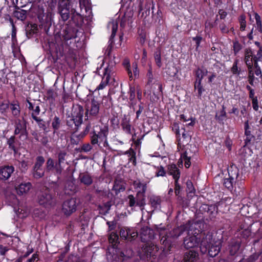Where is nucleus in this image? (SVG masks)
<instances>
[{"label": "nucleus", "mask_w": 262, "mask_h": 262, "mask_svg": "<svg viewBox=\"0 0 262 262\" xmlns=\"http://www.w3.org/2000/svg\"><path fill=\"white\" fill-rule=\"evenodd\" d=\"M92 149V145L89 143H85L82 145L80 149H79L80 152H89Z\"/></svg>", "instance_id": "nucleus-55"}, {"label": "nucleus", "mask_w": 262, "mask_h": 262, "mask_svg": "<svg viewBox=\"0 0 262 262\" xmlns=\"http://www.w3.org/2000/svg\"><path fill=\"white\" fill-rule=\"evenodd\" d=\"M56 155L57 158V160L56 162V173L60 174L63 170L61 164L66 161L67 152L64 150H59Z\"/></svg>", "instance_id": "nucleus-9"}, {"label": "nucleus", "mask_w": 262, "mask_h": 262, "mask_svg": "<svg viewBox=\"0 0 262 262\" xmlns=\"http://www.w3.org/2000/svg\"><path fill=\"white\" fill-rule=\"evenodd\" d=\"M206 214V215L208 216L210 220L215 218L217 214V206L214 205H211Z\"/></svg>", "instance_id": "nucleus-36"}, {"label": "nucleus", "mask_w": 262, "mask_h": 262, "mask_svg": "<svg viewBox=\"0 0 262 262\" xmlns=\"http://www.w3.org/2000/svg\"><path fill=\"white\" fill-rule=\"evenodd\" d=\"M121 126L123 130L126 134L128 135H132L134 128L132 127L129 118L127 116H124L121 122Z\"/></svg>", "instance_id": "nucleus-17"}, {"label": "nucleus", "mask_w": 262, "mask_h": 262, "mask_svg": "<svg viewBox=\"0 0 262 262\" xmlns=\"http://www.w3.org/2000/svg\"><path fill=\"white\" fill-rule=\"evenodd\" d=\"M246 57L247 59L251 58V61L257 63L262 58V50H247Z\"/></svg>", "instance_id": "nucleus-16"}, {"label": "nucleus", "mask_w": 262, "mask_h": 262, "mask_svg": "<svg viewBox=\"0 0 262 262\" xmlns=\"http://www.w3.org/2000/svg\"><path fill=\"white\" fill-rule=\"evenodd\" d=\"M72 20L77 26L81 25L83 22L82 16L79 13H73L72 16Z\"/></svg>", "instance_id": "nucleus-37"}, {"label": "nucleus", "mask_w": 262, "mask_h": 262, "mask_svg": "<svg viewBox=\"0 0 262 262\" xmlns=\"http://www.w3.org/2000/svg\"><path fill=\"white\" fill-rule=\"evenodd\" d=\"M65 189L68 193H74L76 191V186L74 185L73 182L71 181L67 182L65 185Z\"/></svg>", "instance_id": "nucleus-40"}, {"label": "nucleus", "mask_w": 262, "mask_h": 262, "mask_svg": "<svg viewBox=\"0 0 262 262\" xmlns=\"http://www.w3.org/2000/svg\"><path fill=\"white\" fill-rule=\"evenodd\" d=\"M235 183V181L232 180L228 177L224 179L223 184L227 189L231 190L233 188V184Z\"/></svg>", "instance_id": "nucleus-47"}, {"label": "nucleus", "mask_w": 262, "mask_h": 262, "mask_svg": "<svg viewBox=\"0 0 262 262\" xmlns=\"http://www.w3.org/2000/svg\"><path fill=\"white\" fill-rule=\"evenodd\" d=\"M249 129V125L248 123V120H247L245 123V134L246 136L245 142L246 145L250 142L252 138H254V136L251 134V132Z\"/></svg>", "instance_id": "nucleus-32"}, {"label": "nucleus", "mask_w": 262, "mask_h": 262, "mask_svg": "<svg viewBox=\"0 0 262 262\" xmlns=\"http://www.w3.org/2000/svg\"><path fill=\"white\" fill-rule=\"evenodd\" d=\"M127 233H128V237L127 239L132 241L138 236V233L137 232L135 231H132L130 229L127 230Z\"/></svg>", "instance_id": "nucleus-56"}, {"label": "nucleus", "mask_w": 262, "mask_h": 262, "mask_svg": "<svg viewBox=\"0 0 262 262\" xmlns=\"http://www.w3.org/2000/svg\"><path fill=\"white\" fill-rule=\"evenodd\" d=\"M204 75V72L200 69H198L195 71V76L196 77L195 81L202 82V80L203 78Z\"/></svg>", "instance_id": "nucleus-57"}, {"label": "nucleus", "mask_w": 262, "mask_h": 262, "mask_svg": "<svg viewBox=\"0 0 262 262\" xmlns=\"http://www.w3.org/2000/svg\"><path fill=\"white\" fill-rule=\"evenodd\" d=\"M25 31L27 37L30 38L38 33V28L35 24H28L26 26Z\"/></svg>", "instance_id": "nucleus-19"}, {"label": "nucleus", "mask_w": 262, "mask_h": 262, "mask_svg": "<svg viewBox=\"0 0 262 262\" xmlns=\"http://www.w3.org/2000/svg\"><path fill=\"white\" fill-rule=\"evenodd\" d=\"M168 173L172 176L174 180H179L180 177V171L176 164H170L168 166Z\"/></svg>", "instance_id": "nucleus-21"}, {"label": "nucleus", "mask_w": 262, "mask_h": 262, "mask_svg": "<svg viewBox=\"0 0 262 262\" xmlns=\"http://www.w3.org/2000/svg\"><path fill=\"white\" fill-rule=\"evenodd\" d=\"M187 191L189 193L194 192L195 189L192 182L190 180H187L186 182Z\"/></svg>", "instance_id": "nucleus-59"}, {"label": "nucleus", "mask_w": 262, "mask_h": 262, "mask_svg": "<svg viewBox=\"0 0 262 262\" xmlns=\"http://www.w3.org/2000/svg\"><path fill=\"white\" fill-rule=\"evenodd\" d=\"M105 55L104 58V59L105 61H108L109 63L112 64H115L116 63V61H115V56L114 54L112 53V50H108V51L105 53Z\"/></svg>", "instance_id": "nucleus-38"}, {"label": "nucleus", "mask_w": 262, "mask_h": 262, "mask_svg": "<svg viewBox=\"0 0 262 262\" xmlns=\"http://www.w3.org/2000/svg\"><path fill=\"white\" fill-rule=\"evenodd\" d=\"M92 135L91 136V143L92 145H95L98 143V136L96 135V133L95 131H93L91 133Z\"/></svg>", "instance_id": "nucleus-54"}, {"label": "nucleus", "mask_w": 262, "mask_h": 262, "mask_svg": "<svg viewBox=\"0 0 262 262\" xmlns=\"http://www.w3.org/2000/svg\"><path fill=\"white\" fill-rule=\"evenodd\" d=\"M56 162L51 158H49L46 163L45 170L47 172H49L55 169L56 172Z\"/></svg>", "instance_id": "nucleus-29"}, {"label": "nucleus", "mask_w": 262, "mask_h": 262, "mask_svg": "<svg viewBox=\"0 0 262 262\" xmlns=\"http://www.w3.org/2000/svg\"><path fill=\"white\" fill-rule=\"evenodd\" d=\"M126 188L125 182L121 179H116L114 181L112 190L115 192L116 195L125 191Z\"/></svg>", "instance_id": "nucleus-18"}, {"label": "nucleus", "mask_w": 262, "mask_h": 262, "mask_svg": "<svg viewBox=\"0 0 262 262\" xmlns=\"http://www.w3.org/2000/svg\"><path fill=\"white\" fill-rule=\"evenodd\" d=\"M14 171V167L11 165H6L0 168V179L2 180H8Z\"/></svg>", "instance_id": "nucleus-14"}, {"label": "nucleus", "mask_w": 262, "mask_h": 262, "mask_svg": "<svg viewBox=\"0 0 262 262\" xmlns=\"http://www.w3.org/2000/svg\"><path fill=\"white\" fill-rule=\"evenodd\" d=\"M147 226L141 228L140 233V238L143 245L141 246L142 252L145 256L147 255Z\"/></svg>", "instance_id": "nucleus-12"}, {"label": "nucleus", "mask_w": 262, "mask_h": 262, "mask_svg": "<svg viewBox=\"0 0 262 262\" xmlns=\"http://www.w3.org/2000/svg\"><path fill=\"white\" fill-rule=\"evenodd\" d=\"M51 56L53 57V59L56 61L60 57L62 56L63 50H49Z\"/></svg>", "instance_id": "nucleus-45"}, {"label": "nucleus", "mask_w": 262, "mask_h": 262, "mask_svg": "<svg viewBox=\"0 0 262 262\" xmlns=\"http://www.w3.org/2000/svg\"><path fill=\"white\" fill-rule=\"evenodd\" d=\"M119 239L118 235L114 232H112L109 237V241L112 244H116Z\"/></svg>", "instance_id": "nucleus-58"}, {"label": "nucleus", "mask_w": 262, "mask_h": 262, "mask_svg": "<svg viewBox=\"0 0 262 262\" xmlns=\"http://www.w3.org/2000/svg\"><path fill=\"white\" fill-rule=\"evenodd\" d=\"M67 125L69 127L70 131L72 133L74 134L77 132L78 130L79 127L81 124H77L76 122V119L72 117L67 121Z\"/></svg>", "instance_id": "nucleus-24"}, {"label": "nucleus", "mask_w": 262, "mask_h": 262, "mask_svg": "<svg viewBox=\"0 0 262 262\" xmlns=\"http://www.w3.org/2000/svg\"><path fill=\"white\" fill-rule=\"evenodd\" d=\"M183 160L185 161V166L186 168H189L191 165L190 157L187 156V151H185L183 155L181 156Z\"/></svg>", "instance_id": "nucleus-51"}, {"label": "nucleus", "mask_w": 262, "mask_h": 262, "mask_svg": "<svg viewBox=\"0 0 262 262\" xmlns=\"http://www.w3.org/2000/svg\"><path fill=\"white\" fill-rule=\"evenodd\" d=\"M38 203L46 208L53 206L56 204L55 199L52 196L50 190L46 189L45 191H41L38 195Z\"/></svg>", "instance_id": "nucleus-3"}, {"label": "nucleus", "mask_w": 262, "mask_h": 262, "mask_svg": "<svg viewBox=\"0 0 262 262\" xmlns=\"http://www.w3.org/2000/svg\"><path fill=\"white\" fill-rule=\"evenodd\" d=\"M91 127V125L90 123H88L84 129V130L79 135V137H80L81 138H83L86 134H88Z\"/></svg>", "instance_id": "nucleus-61"}, {"label": "nucleus", "mask_w": 262, "mask_h": 262, "mask_svg": "<svg viewBox=\"0 0 262 262\" xmlns=\"http://www.w3.org/2000/svg\"><path fill=\"white\" fill-rule=\"evenodd\" d=\"M246 17L244 15H241L240 16V23L241 27L240 29L241 31H244L246 26Z\"/></svg>", "instance_id": "nucleus-63"}, {"label": "nucleus", "mask_w": 262, "mask_h": 262, "mask_svg": "<svg viewBox=\"0 0 262 262\" xmlns=\"http://www.w3.org/2000/svg\"><path fill=\"white\" fill-rule=\"evenodd\" d=\"M194 89L198 90V97L199 98L201 99L202 93L205 91V89L201 84V82L195 81L194 83Z\"/></svg>", "instance_id": "nucleus-46"}, {"label": "nucleus", "mask_w": 262, "mask_h": 262, "mask_svg": "<svg viewBox=\"0 0 262 262\" xmlns=\"http://www.w3.org/2000/svg\"><path fill=\"white\" fill-rule=\"evenodd\" d=\"M228 177L236 182L239 174V169L235 166H231L228 169Z\"/></svg>", "instance_id": "nucleus-25"}, {"label": "nucleus", "mask_w": 262, "mask_h": 262, "mask_svg": "<svg viewBox=\"0 0 262 262\" xmlns=\"http://www.w3.org/2000/svg\"><path fill=\"white\" fill-rule=\"evenodd\" d=\"M189 223L190 221L188 222V224L174 228L168 233H167L165 236L162 237L161 242L165 246H168L171 243V238H177L181 235L184 232H188L189 230L190 227Z\"/></svg>", "instance_id": "nucleus-2"}, {"label": "nucleus", "mask_w": 262, "mask_h": 262, "mask_svg": "<svg viewBox=\"0 0 262 262\" xmlns=\"http://www.w3.org/2000/svg\"><path fill=\"white\" fill-rule=\"evenodd\" d=\"M70 9L69 0H60L59 3L58 10Z\"/></svg>", "instance_id": "nucleus-48"}, {"label": "nucleus", "mask_w": 262, "mask_h": 262, "mask_svg": "<svg viewBox=\"0 0 262 262\" xmlns=\"http://www.w3.org/2000/svg\"><path fill=\"white\" fill-rule=\"evenodd\" d=\"M10 21L12 26L11 37L12 40L14 41L16 38V28L13 23V20L11 19H10Z\"/></svg>", "instance_id": "nucleus-60"}, {"label": "nucleus", "mask_w": 262, "mask_h": 262, "mask_svg": "<svg viewBox=\"0 0 262 262\" xmlns=\"http://www.w3.org/2000/svg\"><path fill=\"white\" fill-rule=\"evenodd\" d=\"M262 256L261 253L259 252H254L246 258H243L239 262H255L259 258Z\"/></svg>", "instance_id": "nucleus-31"}, {"label": "nucleus", "mask_w": 262, "mask_h": 262, "mask_svg": "<svg viewBox=\"0 0 262 262\" xmlns=\"http://www.w3.org/2000/svg\"><path fill=\"white\" fill-rule=\"evenodd\" d=\"M32 184L30 182L22 183L16 187L17 193L19 195L27 193L31 189Z\"/></svg>", "instance_id": "nucleus-20"}, {"label": "nucleus", "mask_w": 262, "mask_h": 262, "mask_svg": "<svg viewBox=\"0 0 262 262\" xmlns=\"http://www.w3.org/2000/svg\"><path fill=\"white\" fill-rule=\"evenodd\" d=\"M128 199L129 206L133 207L137 205V200L136 198L132 194H130L127 196Z\"/></svg>", "instance_id": "nucleus-53"}, {"label": "nucleus", "mask_w": 262, "mask_h": 262, "mask_svg": "<svg viewBox=\"0 0 262 262\" xmlns=\"http://www.w3.org/2000/svg\"><path fill=\"white\" fill-rule=\"evenodd\" d=\"M148 255L150 257H156L159 253L158 248L156 245L148 242Z\"/></svg>", "instance_id": "nucleus-30"}, {"label": "nucleus", "mask_w": 262, "mask_h": 262, "mask_svg": "<svg viewBox=\"0 0 262 262\" xmlns=\"http://www.w3.org/2000/svg\"><path fill=\"white\" fill-rule=\"evenodd\" d=\"M112 34L111 35L110 40V41H111L110 45H111L113 40L112 39L114 38V37L115 36L117 31L118 30V24L116 23H112Z\"/></svg>", "instance_id": "nucleus-49"}, {"label": "nucleus", "mask_w": 262, "mask_h": 262, "mask_svg": "<svg viewBox=\"0 0 262 262\" xmlns=\"http://www.w3.org/2000/svg\"><path fill=\"white\" fill-rule=\"evenodd\" d=\"M135 184L136 185L137 188L139 189L136 197H135L137 200V206L141 207L142 210L146 204L145 193L146 190V185L145 184H142L140 182H135Z\"/></svg>", "instance_id": "nucleus-5"}, {"label": "nucleus", "mask_w": 262, "mask_h": 262, "mask_svg": "<svg viewBox=\"0 0 262 262\" xmlns=\"http://www.w3.org/2000/svg\"><path fill=\"white\" fill-rule=\"evenodd\" d=\"M108 135V128L107 127H104L103 128L100 129V130L96 133L98 136V139L103 141L104 139L107 138Z\"/></svg>", "instance_id": "nucleus-43"}, {"label": "nucleus", "mask_w": 262, "mask_h": 262, "mask_svg": "<svg viewBox=\"0 0 262 262\" xmlns=\"http://www.w3.org/2000/svg\"><path fill=\"white\" fill-rule=\"evenodd\" d=\"M14 134H20V137H25L27 139L28 133L27 130V121L23 117L22 120L17 119L15 122Z\"/></svg>", "instance_id": "nucleus-8"}, {"label": "nucleus", "mask_w": 262, "mask_h": 262, "mask_svg": "<svg viewBox=\"0 0 262 262\" xmlns=\"http://www.w3.org/2000/svg\"><path fill=\"white\" fill-rule=\"evenodd\" d=\"M79 201L74 198L64 201L62 204V211L67 216H70L77 210Z\"/></svg>", "instance_id": "nucleus-4"}, {"label": "nucleus", "mask_w": 262, "mask_h": 262, "mask_svg": "<svg viewBox=\"0 0 262 262\" xmlns=\"http://www.w3.org/2000/svg\"><path fill=\"white\" fill-rule=\"evenodd\" d=\"M27 11L17 8L16 10L14 12V16L18 19L20 20H24L27 17Z\"/></svg>", "instance_id": "nucleus-33"}, {"label": "nucleus", "mask_w": 262, "mask_h": 262, "mask_svg": "<svg viewBox=\"0 0 262 262\" xmlns=\"http://www.w3.org/2000/svg\"><path fill=\"white\" fill-rule=\"evenodd\" d=\"M61 125V120L58 117L55 116L52 121V126L54 129L53 133L55 134L59 129Z\"/></svg>", "instance_id": "nucleus-41"}, {"label": "nucleus", "mask_w": 262, "mask_h": 262, "mask_svg": "<svg viewBox=\"0 0 262 262\" xmlns=\"http://www.w3.org/2000/svg\"><path fill=\"white\" fill-rule=\"evenodd\" d=\"M85 109V117H86L85 120H88L89 117L97 116L99 112L100 103L93 98L86 104Z\"/></svg>", "instance_id": "nucleus-7"}, {"label": "nucleus", "mask_w": 262, "mask_h": 262, "mask_svg": "<svg viewBox=\"0 0 262 262\" xmlns=\"http://www.w3.org/2000/svg\"><path fill=\"white\" fill-rule=\"evenodd\" d=\"M111 70L108 67H107L105 69V72L104 73V76L102 78V80L101 83L97 87V89L102 90L108 84L110 78V74Z\"/></svg>", "instance_id": "nucleus-22"}, {"label": "nucleus", "mask_w": 262, "mask_h": 262, "mask_svg": "<svg viewBox=\"0 0 262 262\" xmlns=\"http://www.w3.org/2000/svg\"><path fill=\"white\" fill-rule=\"evenodd\" d=\"M241 242L239 241L233 242L230 247V253L231 255H235L239 250Z\"/></svg>", "instance_id": "nucleus-35"}, {"label": "nucleus", "mask_w": 262, "mask_h": 262, "mask_svg": "<svg viewBox=\"0 0 262 262\" xmlns=\"http://www.w3.org/2000/svg\"><path fill=\"white\" fill-rule=\"evenodd\" d=\"M200 251L203 254L207 253L211 257L216 256L221 250L220 244H213L212 236L209 233L201 234Z\"/></svg>", "instance_id": "nucleus-1"}, {"label": "nucleus", "mask_w": 262, "mask_h": 262, "mask_svg": "<svg viewBox=\"0 0 262 262\" xmlns=\"http://www.w3.org/2000/svg\"><path fill=\"white\" fill-rule=\"evenodd\" d=\"M199 239H201V236ZM199 241L196 236H187L184 239L183 245L186 249L193 248L198 245Z\"/></svg>", "instance_id": "nucleus-13"}, {"label": "nucleus", "mask_w": 262, "mask_h": 262, "mask_svg": "<svg viewBox=\"0 0 262 262\" xmlns=\"http://www.w3.org/2000/svg\"><path fill=\"white\" fill-rule=\"evenodd\" d=\"M12 114L14 116H17L20 114V108L17 101H13L9 104Z\"/></svg>", "instance_id": "nucleus-34"}, {"label": "nucleus", "mask_w": 262, "mask_h": 262, "mask_svg": "<svg viewBox=\"0 0 262 262\" xmlns=\"http://www.w3.org/2000/svg\"><path fill=\"white\" fill-rule=\"evenodd\" d=\"M62 20H67L70 17V9L58 10Z\"/></svg>", "instance_id": "nucleus-44"}, {"label": "nucleus", "mask_w": 262, "mask_h": 262, "mask_svg": "<svg viewBox=\"0 0 262 262\" xmlns=\"http://www.w3.org/2000/svg\"><path fill=\"white\" fill-rule=\"evenodd\" d=\"M225 106L224 105H223L222 109L220 111V115H218L217 113L215 115L216 119L218 120L219 121H222L223 120V117H226L227 114L225 111Z\"/></svg>", "instance_id": "nucleus-50"}, {"label": "nucleus", "mask_w": 262, "mask_h": 262, "mask_svg": "<svg viewBox=\"0 0 262 262\" xmlns=\"http://www.w3.org/2000/svg\"><path fill=\"white\" fill-rule=\"evenodd\" d=\"M144 22V26L142 27L138 31L139 37L138 40L141 45L145 42L146 37V26L145 25V21Z\"/></svg>", "instance_id": "nucleus-26"}, {"label": "nucleus", "mask_w": 262, "mask_h": 262, "mask_svg": "<svg viewBox=\"0 0 262 262\" xmlns=\"http://www.w3.org/2000/svg\"><path fill=\"white\" fill-rule=\"evenodd\" d=\"M45 161V158L42 156H39L36 157L32 171L33 176L35 179H38L44 176L46 170H44L42 166Z\"/></svg>", "instance_id": "nucleus-6"}, {"label": "nucleus", "mask_w": 262, "mask_h": 262, "mask_svg": "<svg viewBox=\"0 0 262 262\" xmlns=\"http://www.w3.org/2000/svg\"><path fill=\"white\" fill-rule=\"evenodd\" d=\"M78 178L81 183L86 186H90L93 183L92 178L88 172L80 173Z\"/></svg>", "instance_id": "nucleus-23"}, {"label": "nucleus", "mask_w": 262, "mask_h": 262, "mask_svg": "<svg viewBox=\"0 0 262 262\" xmlns=\"http://www.w3.org/2000/svg\"><path fill=\"white\" fill-rule=\"evenodd\" d=\"M161 199L158 196H151L150 198V203L151 207L154 208V209L151 211V213L152 214L155 209L158 208L160 207L161 204Z\"/></svg>", "instance_id": "nucleus-27"}, {"label": "nucleus", "mask_w": 262, "mask_h": 262, "mask_svg": "<svg viewBox=\"0 0 262 262\" xmlns=\"http://www.w3.org/2000/svg\"><path fill=\"white\" fill-rule=\"evenodd\" d=\"M76 30L69 24H66L61 31V35L65 40H69L75 37Z\"/></svg>", "instance_id": "nucleus-10"}, {"label": "nucleus", "mask_w": 262, "mask_h": 262, "mask_svg": "<svg viewBox=\"0 0 262 262\" xmlns=\"http://www.w3.org/2000/svg\"><path fill=\"white\" fill-rule=\"evenodd\" d=\"M210 207V205H209L208 204H202L200 208L199 211L202 212V213H207V212L209 209V208Z\"/></svg>", "instance_id": "nucleus-64"}, {"label": "nucleus", "mask_w": 262, "mask_h": 262, "mask_svg": "<svg viewBox=\"0 0 262 262\" xmlns=\"http://www.w3.org/2000/svg\"><path fill=\"white\" fill-rule=\"evenodd\" d=\"M17 141L14 136H12L8 139L7 141V144L8 145L9 149L12 150L14 153H16L17 151L16 147Z\"/></svg>", "instance_id": "nucleus-28"}, {"label": "nucleus", "mask_w": 262, "mask_h": 262, "mask_svg": "<svg viewBox=\"0 0 262 262\" xmlns=\"http://www.w3.org/2000/svg\"><path fill=\"white\" fill-rule=\"evenodd\" d=\"M32 118L37 122L38 125L40 129H42L45 132H47V127L45 124V122L42 119H41L33 115H32Z\"/></svg>", "instance_id": "nucleus-42"}, {"label": "nucleus", "mask_w": 262, "mask_h": 262, "mask_svg": "<svg viewBox=\"0 0 262 262\" xmlns=\"http://www.w3.org/2000/svg\"><path fill=\"white\" fill-rule=\"evenodd\" d=\"M9 107V103L8 102H2L0 104V111L3 113L7 112Z\"/></svg>", "instance_id": "nucleus-62"}, {"label": "nucleus", "mask_w": 262, "mask_h": 262, "mask_svg": "<svg viewBox=\"0 0 262 262\" xmlns=\"http://www.w3.org/2000/svg\"><path fill=\"white\" fill-rule=\"evenodd\" d=\"M122 64L124 68L126 69V70L127 72L128 76L130 80H132L133 78L132 72L130 69V61L129 59L128 58H124Z\"/></svg>", "instance_id": "nucleus-39"}, {"label": "nucleus", "mask_w": 262, "mask_h": 262, "mask_svg": "<svg viewBox=\"0 0 262 262\" xmlns=\"http://www.w3.org/2000/svg\"><path fill=\"white\" fill-rule=\"evenodd\" d=\"M84 114V109L80 105H76L73 109L72 117L76 119L77 124H81L82 123V118Z\"/></svg>", "instance_id": "nucleus-11"}, {"label": "nucleus", "mask_w": 262, "mask_h": 262, "mask_svg": "<svg viewBox=\"0 0 262 262\" xmlns=\"http://www.w3.org/2000/svg\"><path fill=\"white\" fill-rule=\"evenodd\" d=\"M199 256L197 251L190 250L184 254L182 262H196L199 259Z\"/></svg>", "instance_id": "nucleus-15"}, {"label": "nucleus", "mask_w": 262, "mask_h": 262, "mask_svg": "<svg viewBox=\"0 0 262 262\" xmlns=\"http://www.w3.org/2000/svg\"><path fill=\"white\" fill-rule=\"evenodd\" d=\"M155 59L157 65L159 67H161L162 66L161 58V52L160 50H157L155 53Z\"/></svg>", "instance_id": "nucleus-52"}]
</instances>
